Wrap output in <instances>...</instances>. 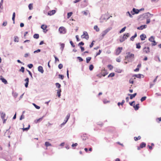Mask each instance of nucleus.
<instances>
[{
	"label": "nucleus",
	"instance_id": "obj_26",
	"mask_svg": "<svg viewBox=\"0 0 161 161\" xmlns=\"http://www.w3.org/2000/svg\"><path fill=\"white\" fill-rule=\"evenodd\" d=\"M12 94L13 96L14 97V98H16L18 96V93H17L16 92H12Z\"/></svg>",
	"mask_w": 161,
	"mask_h": 161
},
{
	"label": "nucleus",
	"instance_id": "obj_18",
	"mask_svg": "<svg viewBox=\"0 0 161 161\" xmlns=\"http://www.w3.org/2000/svg\"><path fill=\"white\" fill-rule=\"evenodd\" d=\"M0 113L1 118L2 119H4L6 116L5 113L3 112H2V111H1Z\"/></svg>",
	"mask_w": 161,
	"mask_h": 161
},
{
	"label": "nucleus",
	"instance_id": "obj_1",
	"mask_svg": "<svg viewBox=\"0 0 161 161\" xmlns=\"http://www.w3.org/2000/svg\"><path fill=\"white\" fill-rule=\"evenodd\" d=\"M126 55L125 56V58L128 59L129 62H132L134 60V55L131 53L130 52L126 53Z\"/></svg>",
	"mask_w": 161,
	"mask_h": 161
},
{
	"label": "nucleus",
	"instance_id": "obj_54",
	"mask_svg": "<svg viewBox=\"0 0 161 161\" xmlns=\"http://www.w3.org/2000/svg\"><path fill=\"white\" fill-rule=\"evenodd\" d=\"M41 50L40 49H38L36 50H35V51L34 52V53H39L41 52Z\"/></svg>",
	"mask_w": 161,
	"mask_h": 161
},
{
	"label": "nucleus",
	"instance_id": "obj_46",
	"mask_svg": "<svg viewBox=\"0 0 161 161\" xmlns=\"http://www.w3.org/2000/svg\"><path fill=\"white\" fill-rule=\"evenodd\" d=\"M108 68L110 70H111L113 69V66L111 64H108Z\"/></svg>",
	"mask_w": 161,
	"mask_h": 161
},
{
	"label": "nucleus",
	"instance_id": "obj_16",
	"mask_svg": "<svg viewBox=\"0 0 161 161\" xmlns=\"http://www.w3.org/2000/svg\"><path fill=\"white\" fill-rule=\"evenodd\" d=\"M25 81L26 82L25 84V86L26 88H27L28 87V85L29 82V78L28 77L26 78L25 80Z\"/></svg>",
	"mask_w": 161,
	"mask_h": 161
},
{
	"label": "nucleus",
	"instance_id": "obj_34",
	"mask_svg": "<svg viewBox=\"0 0 161 161\" xmlns=\"http://www.w3.org/2000/svg\"><path fill=\"white\" fill-rule=\"evenodd\" d=\"M141 138V136H138L137 137H136V136L134 137V140L136 141H137L138 140L140 139Z\"/></svg>",
	"mask_w": 161,
	"mask_h": 161
},
{
	"label": "nucleus",
	"instance_id": "obj_60",
	"mask_svg": "<svg viewBox=\"0 0 161 161\" xmlns=\"http://www.w3.org/2000/svg\"><path fill=\"white\" fill-rule=\"evenodd\" d=\"M70 43L71 45V46L73 47H75V45H74L73 42L72 41H70Z\"/></svg>",
	"mask_w": 161,
	"mask_h": 161
},
{
	"label": "nucleus",
	"instance_id": "obj_62",
	"mask_svg": "<svg viewBox=\"0 0 161 161\" xmlns=\"http://www.w3.org/2000/svg\"><path fill=\"white\" fill-rule=\"evenodd\" d=\"M58 68L59 69H61L63 68L62 64H60L58 65Z\"/></svg>",
	"mask_w": 161,
	"mask_h": 161
},
{
	"label": "nucleus",
	"instance_id": "obj_3",
	"mask_svg": "<svg viewBox=\"0 0 161 161\" xmlns=\"http://www.w3.org/2000/svg\"><path fill=\"white\" fill-rule=\"evenodd\" d=\"M112 29L111 27H109L103 31L101 34V39H102L104 36L108 32Z\"/></svg>",
	"mask_w": 161,
	"mask_h": 161
},
{
	"label": "nucleus",
	"instance_id": "obj_40",
	"mask_svg": "<svg viewBox=\"0 0 161 161\" xmlns=\"http://www.w3.org/2000/svg\"><path fill=\"white\" fill-rule=\"evenodd\" d=\"M154 37L153 36H151L148 39V40L151 42H152L153 40H154Z\"/></svg>",
	"mask_w": 161,
	"mask_h": 161
},
{
	"label": "nucleus",
	"instance_id": "obj_7",
	"mask_svg": "<svg viewBox=\"0 0 161 161\" xmlns=\"http://www.w3.org/2000/svg\"><path fill=\"white\" fill-rule=\"evenodd\" d=\"M145 14V18L146 19H149L153 16V14H150L149 12H147Z\"/></svg>",
	"mask_w": 161,
	"mask_h": 161
},
{
	"label": "nucleus",
	"instance_id": "obj_31",
	"mask_svg": "<svg viewBox=\"0 0 161 161\" xmlns=\"http://www.w3.org/2000/svg\"><path fill=\"white\" fill-rule=\"evenodd\" d=\"M34 38L37 39L39 38V35L38 34H35L33 36Z\"/></svg>",
	"mask_w": 161,
	"mask_h": 161
},
{
	"label": "nucleus",
	"instance_id": "obj_48",
	"mask_svg": "<svg viewBox=\"0 0 161 161\" xmlns=\"http://www.w3.org/2000/svg\"><path fill=\"white\" fill-rule=\"evenodd\" d=\"M84 44V43L83 42H81L80 43H79L78 45V46H79L80 47V46H83Z\"/></svg>",
	"mask_w": 161,
	"mask_h": 161
},
{
	"label": "nucleus",
	"instance_id": "obj_27",
	"mask_svg": "<svg viewBox=\"0 0 161 161\" xmlns=\"http://www.w3.org/2000/svg\"><path fill=\"white\" fill-rule=\"evenodd\" d=\"M47 28V26L44 25H42L41 26V28L43 30H46Z\"/></svg>",
	"mask_w": 161,
	"mask_h": 161
},
{
	"label": "nucleus",
	"instance_id": "obj_39",
	"mask_svg": "<svg viewBox=\"0 0 161 161\" xmlns=\"http://www.w3.org/2000/svg\"><path fill=\"white\" fill-rule=\"evenodd\" d=\"M14 41L15 42H19V38L17 36H15L14 37Z\"/></svg>",
	"mask_w": 161,
	"mask_h": 161
},
{
	"label": "nucleus",
	"instance_id": "obj_6",
	"mask_svg": "<svg viewBox=\"0 0 161 161\" xmlns=\"http://www.w3.org/2000/svg\"><path fill=\"white\" fill-rule=\"evenodd\" d=\"M140 12V10L137 9L133 8L132 10L131 11L130 13L132 15H134L135 14H138Z\"/></svg>",
	"mask_w": 161,
	"mask_h": 161
},
{
	"label": "nucleus",
	"instance_id": "obj_13",
	"mask_svg": "<svg viewBox=\"0 0 161 161\" xmlns=\"http://www.w3.org/2000/svg\"><path fill=\"white\" fill-rule=\"evenodd\" d=\"M81 138L83 140L85 141L88 138V136L86 134H85L81 136Z\"/></svg>",
	"mask_w": 161,
	"mask_h": 161
},
{
	"label": "nucleus",
	"instance_id": "obj_28",
	"mask_svg": "<svg viewBox=\"0 0 161 161\" xmlns=\"http://www.w3.org/2000/svg\"><path fill=\"white\" fill-rule=\"evenodd\" d=\"M45 145L47 147L51 146V144L48 142H45Z\"/></svg>",
	"mask_w": 161,
	"mask_h": 161
},
{
	"label": "nucleus",
	"instance_id": "obj_14",
	"mask_svg": "<svg viewBox=\"0 0 161 161\" xmlns=\"http://www.w3.org/2000/svg\"><path fill=\"white\" fill-rule=\"evenodd\" d=\"M0 80L2 81L3 82L4 84H8V82L7 80L2 76H1L0 78Z\"/></svg>",
	"mask_w": 161,
	"mask_h": 161
},
{
	"label": "nucleus",
	"instance_id": "obj_19",
	"mask_svg": "<svg viewBox=\"0 0 161 161\" xmlns=\"http://www.w3.org/2000/svg\"><path fill=\"white\" fill-rule=\"evenodd\" d=\"M45 117V115L43 116L42 117H41L38 119H37L36 120H35L34 121L36 123H38L40 122L43 119V118Z\"/></svg>",
	"mask_w": 161,
	"mask_h": 161
},
{
	"label": "nucleus",
	"instance_id": "obj_2",
	"mask_svg": "<svg viewBox=\"0 0 161 161\" xmlns=\"http://www.w3.org/2000/svg\"><path fill=\"white\" fill-rule=\"evenodd\" d=\"M130 36L129 34L128 33L125 34L122 37H120L119 41L120 42H123L125 40L127 39Z\"/></svg>",
	"mask_w": 161,
	"mask_h": 161
},
{
	"label": "nucleus",
	"instance_id": "obj_5",
	"mask_svg": "<svg viewBox=\"0 0 161 161\" xmlns=\"http://www.w3.org/2000/svg\"><path fill=\"white\" fill-rule=\"evenodd\" d=\"M81 37L82 38H85L87 40H88L89 38L88 33L86 31H84L83 34L81 35Z\"/></svg>",
	"mask_w": 161,
	"mask_h": 161
},
{
	"label": "nucleus",
	"instance_id": "obj_4",
	"mask_svg": "<svg viewBox=\"0 0 161 161\" xmlns=\"http://www.w3.org/2000/svg\"><path fill=\"white\" fill-rule=\"evenodd\" d=\"M58 31L61 34H64L66 32L65 28L63 26L60 27L58 29Z\"/></svg>",
	"mask_w": 161,
	"mask_h": 161
},
{
	"label": "nucleus",
	"instance_id": "obj_61",
	"mask_svg": "<svg viewBox=\"0 0 161 161\" xmlns=\"http://www.w3.org/2000/svg\"><path fill=\"white\" fill-rule=\"evenodd\" d=\"M26 70L28 72L29 75L31 76V77L32 78H33L32 76V73H31V72L28 69H26Z\"/></svg>",
	"mask_w": 161,
	"mask_h": 161
},
{
	"label": "nucleus",
	"instance_id": "obj_9",
	"mask_svg": "<svg viewBox=\"0 0 161 161\" xmlns=\"http://www.w3.org/2000/svg\"><path fill=\"white\" fill-rule=\"evenodd\" d=\"M144 19H146L144 13L140 15L138 17V19L140 20H142Z\"/></svg>",
	"mask_w": 161,
	"mask_h": 161
},
{
	"label": "nucleus",
	"instance_id": "obj_49",
	"mask_svg": "<svg viewBox=\"0 0 161 161\" xmlns=\"http://www.w3.org/2000/svg\"><path fill=\"white\" fill-rule=\"evenodd\" d=\"M141 74H139L138 75H135L134 76L136 77L137 78H141Z\"/></svg>",
	"mask_w": 161,
	"mask_h": 161
},
{
	"label": "nucleus",
	"instance_id": "obj_57",
	"mask_svg": "<svg viewBox=\"0 0 161 161\" xmlns=\"http://www.w3.org/2000/svg\"><path fill=\"white\" fill-rule=\"evenodd\" d=\"M152 42H153L152 43V46H155L157 44V42L155 40H153Z\"/></svg>",
	"mask_w": 161,
	"mask_h": 161
},
{
	"label": "nucleus",
	"instance_id": "obj_52",
	"mask_svg": "<svg viewBox=\"0 0 161 161\" xmlns=\"http://www.w3.org/2000/svg\"><path fill=\"white\" fill-rule=\"evenodd\" d=\"M20 71L22 72V73H24L25 71V68L23 67H21L20 69Z\"/></svg>",
	"mask_w": 161,
	"mask_h": 161
},
{
	"label": "nucleus",
	"instance_id": "obj_38",
	"mask_svg": "<svg viewBox=\"0 0 161 161\" xmlns=\"http://www.w3.org/2000/svg\"><path fill=\"white\" fill-rule=\"evenodd\" d=\"M136 48L137 49H140L141 48V46H140V43H136Z\"/></svg>",
	"mask_w": 161,
	"mask_h": 161
},
{
	"label": "nucleus",
	"instance_id": "obj_22",
	"mask_svg": "<svg viewBox=\"0 0 161 161\" xmlns=\"http://www.w3.org/2000/svg\"><path fill=\"white\" fill-rule=\"evenodd\" d=\"M139 104L138 103L136 105H135V104L133 105V107L135 110H137L139 109Z\"/></svg>",
	"mask_w": 161,
	"mask_h": 161
},
{
	"label": "nucleus",
	"instance_id": "obj_33",
	"mask_svg": "<svg viewBox=\"0 0 161 161\" xmlns=\"http://www.w3.org/2000/svg\"><path fill=\"white\" fill-rule=\"evenodd\" d=\"M73 13L72 12H70L67 13V18L69 19L72 15Z\"/></svg>",
	"mask_w": 161,
	"mask_h": 161
},
{
	"label": "nucleus",
	"instance_id": "obj_8",
	"mask_svg": "<svg viewBox=\"0 0 161 161\" xmlns=\"http://www.w3.org/2000/svg\"><path fill=\"white\" fill-rule=\"evenodd\" d=\"M122 49V47H118L116 50V54L117 55H119L121 52Z\"/></svg>",
	"mask_w": 161,
	"mask_h": 161
},
{
	"label": "nucleus",
	"instance_id": "obj_23",
	"mask_svg": "<svg viewBox=\"0 0 161 161\" xmlns=\"http://www.w3.org/2000/svg\"><path fill=\"white\" fill-rule=\"evenodd\" d=\"M61 89L57 90V94L58 96V97L60 98L61 96Z\"/></svg>",
	"mask_w": 161,
	"mask_h": 161
},
{
	"label": "nucleus",
	"instance_id": "obj_47",
	"mask_svg": "<svg viewBox=\"0 0 161 161\" xmlns=\"http://www.w3.org/2000/svg\"><path fill=\"white\" fill-rule=\"evenodd\" d=\"M94 68V66L92 64H91L89 66V69L90 70L92 71L93 70V69Z\"/></svg>",
	"mask_w": 161,
	"mask_h": 161
},
{
	"label": "nucleus",
	"instance_id": "obj_36",
	"mask_svg": "<svg viewBox=\"0 0 161 161\" xmlns=\"http://www.w3.org/2000/svg\"><path fill=\"white\" fill-rule=\"evenodd\" d=\"M3 0H1V2L0 3V8L1 9H3Z\"/></svg>",
	"mask_w": 161,
	"mask_h": 161
},
{
	"label": "nucleus",
	"instance_id": "obj_63",
	"mask_svg": "<svg viewBox=\"0 0 161 161\" xmlns=\"http://www.w3.org/2000/svg\"><path fill=\"white\" fill-rule=\"evenodd\" d=\"M158 123H159L161 121V117L158 118L156 119Z\"/></svg>",
	"mask_w": 161,
	"mask_h": 161
},
{
	"label": "nucleus",
	"instance_id": "obj_11",
	"mask_svg": "<svg viewBox=\"0 0 161 161\" xmlns=\"http://www.w3.org/2000/svg\"><path fill=\"white\" fill-rule=\"evenodd\" d=\"M56 12V11L55 10H53L51 11H50L48 13V15L50 16H51L55 14Z\"/></svg>",
	"mask_w": 161,
	"mask_h": 161
},
{
	"label": "nucleus",
	"instance_id": "obj_64",
	"mask_svg": "<svg viewBox=\"0 0 161 161\" xmlns=\"http://www.w3.org/2000/svg\"><path fill=\"white\" fill-rule=\"evenodd\" d=\"M129 82L130 83L133 84L134 83V81L133 80L132 78H131L130 79V80H129Z\"/></svg>",
	"mask_w": 161,
	"mask_h": 161
},
{
	"label": "nucleus",
	"instance_id": "obj_51",
	"mask_svg": "<svg viewBox=\"0 0 161 161\" xmlns=\"http://www.w3.org/2000/svg\"><path fill=\"white\" fill-rule=\"evenodd\" d=\"M55 85L58 88H60L61 87V85L58 83H56L55 84Z\"/></svg>",
	"mask_w": 161,
	"mask_h": 161
},
{
	"label": "nucleus",
	"instance_id": "obj_58",
	"mask_svg": "<svg viewBox=\"0 0 161 161\" xmlns=\"http://www.w3.org/2000/svg\"><path fill=\"white\" fill-rule=\"evenodd\" d=\"M109 101H108L106 99H104L103 100V102L104 104L107 103H109Z\"/></svg>",
	"mask_w": 161,
	"mask_h": 161
},
{
	"label": "nucleus",
	"instance_id": "obj_45",
	"mask_svg": "<svg viewBox=\"0 0 161 161\" xmlns=\"http://www.w3.org/2000/svg\"><path fill=\"white\" fill-rule=\"evenodd\" d=\"M147 98V97L146 96H144V97H142L141 98V101L142 102L144 101V100H145Z\"/></svg>",
	"mask_w": 161,
	"mask_h": 161
},
{
	"label": "nucleus",
	"instance_id": "obj_25",
	"mask_svg": "<svg viewBox=\"0 0 161 161\" xmlns=\"http://www.w3.org/2000/svg\"><path fill=\"white\" fill-rule=\"evenodd\" d=\"M146 146V144L144 142H142L140 145V147L141 148H143L145 147Z\"/></svg>",
	"mask_w": 161,
	"mask_h": 161
},
{
	"label": "nucleus",
	"instance_id": "obj_20",
	"mask_svg": "<svg viewBox=\"0 0 161 161\" xmlns=\"http://www.w3.org/2000/svg\"><path fill=\"white\" fill-rule=\"evenodd\" d=\"M70 113H68L67 115L64 120V123H66L67 122L68 120V119H69V117H70Z\"/></svg>",
	"mask_w": 161,
	"mask_h": 161
},
{
	"label": "nucleus",
	"instance_id": "obj_41",
	"mask_svg": "<svg viewBox=\"0 0 161 161\" xmlns=\"http://www.w3.org/2000/svg\"><path fill=\"white\" fill-rule=\"evenodd\" d=\"M114 73H110L108 76V77H113L114 76Z\"/></svg>",
	"mask_w": 161,
	"mask_h": 161
},
{
	"label": "nucleus",
	"instance_id": "obj_55",
	"mask_svg": "<svg viewBox=\"0 0 161 161\" xmlns=\"http://www.w3.org/2000/svg\"><path fill=\"white\" fill-rule=\"evenodd\" d=\"M27 66L30 69H31L33 67V64H28Z\"/></svg>",
	"mask_w": 161,
	"mask_h": 161
},
{
	"label": "nucleus",
	"instance_id": "obj_12",
	"mask_svg": "<svg viewBox=\"0 0 161 161\" xmlns=\"http://www.w3.org/2000/svg\"><path fill=\"white\" fill-rule=\"evenodd\" d=\"M147 27V25H142L137 27V29L139 30H142L146 28Z\"/></svg>",
	"mask_w": 161,
	"mask_h": 161
},
{
	"label": "nucleus",
	"instance_id": "obj_30",
	"mask_svg": "<svg viewBox=\"0 0 161 161\" xmlns=\"http://www.w3.org/2000/svg\"><path fill=\"white\" fill-rule=\"evenodd\" d=\"M94 29L95 30H96V31H97V32H98L99 31V28H98L97 26V25H95L94 27Z\"/></svg>",
	"mask_w": 161,
	"mask_h": 161
},
{
	"label": "nucleus",
	"instance_id": "obj_32",
	"mask_svg": "<svg viewBox=\"0 0 161 161\" xmlns=\"http://www.w3.org/2000/svg\"><path fill=\"white\" fill-rule=\"evenodd\" d=\"M28 7L29 10H32L33 9V4L30 3L28 5Z\"/></svg>",
	"mask_w": 161,
	"mask_h": 161
},
{
	"label": "nucleus",
	"instance_id": "obj_10",
	"mask_svg": "<svg viewBox=\"0 0 161 161\" xmlns=\"http://www.w3.org/2000/svg\"><path fill=\"white\" fill-rule=\"evenodd\" d=\"M143 51L146 53H148L150 52V48L149 47H145L143 48Z\"/></svg>",
	"mask_w": 161,
	"mask_h": 161
},
{
	"label": "nucleus",
	"instance_id": "obj_29",
	"mask_svg": "<svg viewBox=\"0 0 161 161\" xmlns=\"http://www.w3.org/2000/svg\"><path fill=\"white\" fill-rule=\"evenodd\" d=\"M125 101L124 100H122V102L121 103L118 102L117 103L118 105V106H119L120 105H123Z\"/></svg>",
	"mask_w": 161,
	"mask_h": 161
},
{
	"label": "nucleus",
	"instance_id": "obj_24",
	"mask_svg": "<svg viewBox=\"0 0 161 161\" xmlns=\"http://www.w3.org/2000/svg\"><path fill=\"white\" fill-rule=\"evenodd\" d=\"M60 45L61 46L60 49H61L62 52L63 51L64 49V47L65 45L64 43H60Z\"/></svg>",
	"mask_w": 161,
	"mask_h": 161
},
{
	"label": "nucleus",
	"instance_id": "obj_42",
	"mask_svg": "<svg viewBox=\"0 0 161 161\" xmlns=\"http://www.w3.org/2000/svg\"><path fill=\"white\" fill-rule=\"evenodd\" d=\"M33 105H34V106L37 109H39L40 108V106L37 105H36L35 103H33Z\"/></svg>",
	"mask_w": 161,
	"mask_h": 161
},
{
	"label": "nucleus",
	"instance_id": "obj_15",
	"mask_svg": "<svg viewBox=\"0 0 161 161\" xmlns=\"http://www.w3.org/2000/svg\"><path fill=\"white\" fill-rule=\"evenodd\" d=\"M38 70L42 74H43L44 72V70L43 69V67L42 66H40L38 67Z\"/></svg>",
	"mask_w": 161,
	"mask_h": 161
},
{
	"label": "nucleus",
	"instance_id": "obj_59",
	"mask_svg": "<svg viewBox=\"0 0 161 161\" xmlns=\"http://www.w3.org/2000/svg\"><path fill=\"white\" fill-rule=\"evenodd\" d=\"M95 41H93L91 43V44L90 45V48H92L94 44V42H95Z\"/></svg>",
	"mask_w": 161,
	"mask_h": 161
},
{
	"label": "nucleus",
	"instance_id": "obj_37",
	"mask_svg": "<svg viewBox=\"0 0 161 161\" xmlns=\"http://www.w3.org/2000/svg\"><path fill=\"white\" fill-rule=\"evenodd\" d=\"M126 28V26L124 27L120 30V31H119V33H122L123 32H124L125 31Z\"/></svg>",
	"mask_w": 161,
	"mask_h": 161
},
{
	"label": "nucleus",
	"instance_id": "obj_35",
	"mask_svg": "<svg viewBox=\"0 0 161 161\" xmlns=\"http://www.w3.org/2000/svg\"><path fill=\"white\" fill-rule=\"evenodd\" d=\"M91 57H88L86 58V62L87 63H88L91 60Z\"/></svg>",
	"mask_w": 161,
	"mask_h": 161
},
{
	"label": "nucleus",
	"instance_id": "obj_17",
	"mask_svg": "<svg viewBox=\"0 0 161 161\" xmlns=\"http://www.w3.org/2000/svg\"><path fill=\"white\" fill-rule=\"evenodd\" d=\"M137 93H134L133 94H128V95L130 96V99H132L134 97H135Z\"/></svg>",
	"mask_w": 161,
	"mask_h": 161
},
{
	"label": "nucleus",
	"instance_id": "obj_21",
	"mask_svg": "<svg viewBox=\"0 0 161 161\" xmlns=\"http://www.w3.org/2000/svg\"><path fill=\"white\" fill-rule=\"evenodd\" d=\"M140 37L142 41H143L146 38V36L144 34H142L140 35Z\"/></svg>",
	"mask_w": 161,
	"mask_h": 161
},
{
	"label": "nucleus",
	"instance_id": "obj_53",
	"mask_svg": "<svg viewBox=\"0 0 161 161\" xmlns=\"http://www.w3.org/2000/svg\"><path fill=\"white\" fill-rule=\"evenodd\" d=\"M59 78L61 80H63L64 78V76L63 75L59 74L58 75Z\"/></svg>",
	"mask_w": 161,
	"mask_h": 161
},
{
	"label": "nucleus",
	"instance_id": "obj_43",
	"mask_svg": "<svg viewBox=\"0 0 161 161\" xmlns=\"http://www.w3.org/2000/svg\"><path fill=\"white\" fill-rule=\"evenodd\" d=\"M129 15L130 18H132L133 16H132V14H131V13H130L129 11H128L126 13V15Z\"/></svg>",
	"mask_w": 161,
	"mask_h": 161
},
{
	"label": "nucleus",
	"instance_id": "obj_50",
	"mask_svg": "<svg viewBox=\"0 0 161 161\" xmlns=\"http://www.w3.org/2000/svg\"><path fill=\"white\" fill-rule=\"evenodd\" d=\"M82 3H84L85 4H84V6H86L87 5V0H84Z\"/></svg>",
	"mask_w": 161,
	"mask_h": 161
},
{
	"label": "nucleus",
	"instance_id": "obj_44",
	"mask_svg": "<svg viewBox=\"0 0 161 161\" xmlns=\"http://www.w3.org/2000/svg\"><path fill=\"white\" fill-rule=\"evenodd\" d=\"M122 70L120 69H115V71L118 73H121L122 72Z\"/></svg>",
	"mask_w": 161,
	"mask_h": 161
},
{
	"label": "nucleus",
	"instance_id": "obj_56",
	"mask_svg": "<svg viewBox=\"0 0 161 161\" xmlns=\"http://www.w3.org/2000/svg\"><path fill=\"white\" fill-rule=\"evenodd\" d=\"M77 58L79 60L80 62H82L83 61V59L80 57H78Z\"/></svg>",
	"mask_w": 161,
	"mask_h": 161
}]
</instances>
